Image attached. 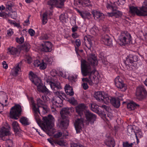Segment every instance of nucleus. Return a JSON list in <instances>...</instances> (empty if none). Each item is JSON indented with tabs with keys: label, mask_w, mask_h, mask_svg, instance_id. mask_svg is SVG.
<instances>
[{
	"label": "nucleus",
	"mask_w": 147,
	"mask_h": 147,
	"mask_svg": "<svg viewBox=\"0 0 147 147\" xmlns=\"http://www.w3.org/2000/svg\"><path fill=\"white\" fill-rule=\"evenodd\" d=\"M138 130H137V131H133L135 133L138 143L139 142V140L138 139V138H141L142 136L141 129H138Z\"/></svg>",
	"instance_id": "c9c22d12"
},
{
	"label": "nucleus",
	"mask_w": 147,
	"mask_h": 147,
	"mask_svg": "<svg viewBox=\"0 0 147 147\" xmlns=\"http://www.w3.org/2000/svg\"><path fill=\"white\" fill-rule=\"evenodd\" d=\"M89 106L91 109L93 111L97 113L99 112L98 106L95 103L91 104Z\"/></svg>",
	"instance_id": "2f4dec72"
},
{
	"label": "nucleus",
	"mask_w": 147,
	"mask_h": 147,
	"mask_svg": "<svg viewBox=\"0 0 147 147\" xmlns=\"http://www.w3.org/2000/svg\"><path fill=\"white\" fill-rule=\"evenodd\" d=\"M47 15L46 12L43 13L42 16V22L43 24H46L47 22Z\"/></svg>",
	"instance_id": "e433bc0d"
},
{
	"label": "nucleus",
	"mask_w": 147,
	"mask_h": 147,
	"mask_svg": "<svg viewBox=\"0 0 147 147\" xmlns=\"http://www.w3.org/2000/svg\"><path fill=\"white\" fill-rule=\"evenodd\" d=\"M82 86L84 90H86L88 88V86L87 83H83L82 84Z\"/></svg>",
	"instance_id": "052dcab7"
},
{
	"label": "nucleus",
	"mask_w": 147,
	"mask_h": 147,
	"mask_svg": "<svg viewBox=\"0 0 147 147\" xmlns=\"http://www.w3.org/2000/svg\"><path fill=\"white\" fill-rule=\"evenodd\" d=\"M133 127L131 126H129L127 128V134L128 135L130 136L133 133Z\"/></svg>",
	"instance_id": "58836bf2"
},
{
	"label": "nucleus",
	"mask_w": 147,
	"mask_h": 147,
	"mask_svg": "<svg viewBox=\"0 0 147 147\" xmlns=\"http://www.w3.org/2000/svg\"><path fill=\"white\" fill-rule=\"evenodd\" d=\"M7 53L9 54L14 55L16 54L18 51V50L16 48L13 47H10L8 48Z\"/></svg>",
	"instance_id": "7c9ffc66"
},
{
	"label": "nucleus",
	"mask_w": 147,
	"mask_h": 147,
	"mask_svg": "<svg viewBox=\"0 0 147 147\" xmlns=\"http://www.w3.org/2000/svg\"><path fill=\"white\" fill-rule=\"evenodd\" d=\"M102 29L105 32H108L109 31L108 28L107 27V26H103Z\"/></svg>",
	"instance_id": "774afa93"
},
{
	"label": "nucleus",
	"mask_w": 147,
	"mask_h": 147,
	"mask_svg": "<svg viewBox=\"0 0 147 147\" xmlns=\"http://www.w3.org/2000/svg\"><path fill=\"white\" fill-rule=\"evenodd\" d=\"M68 95H66V94L64 93L63 92H61V97L62 98V99L63 100V99H65L66 100L67 99H68Z\"/></svg>",
	"instance_id": "8fccbe9b"
},
{
	"label": "nucleus",
	"mask_w": 147,
	"mask_h": 147,
	"mask_svg": "<svg viewBox=\"0 0 147 147\" xmlns=\"http://www.w3.org/2000/svg\"><path fill=\"white\" fill-rule=\"evenodd\" d=\"M28 120L25 117H22L20 120V122L24 125H28L29 124V123L28 122Z\"/></svg>",
	"instance_id": "f704fd0d"
},
{
	"label": "nucleus",
	"mask_w": 147,
	"mask_h": 147,
	"mask_svg": "<svg viewBox=\"0 0 147 147\" xmlns=\"http://www.w3.org/2000/svg\"><path fill=\"white\" fill-rule=\"evenodd\" d=\"M93 15L94 18L96 20H102L105 18V16L103 13L98 11L93 13Z\"/></svg>",
	"instance_id": "4be33fe9"
},
{
	"label": "nucleus",
	"mask_w": 147,
	"mask_h": 147,
	"mask_svg": "<svg viewBox=\"0 0 147 147\" xmlns=\"http://www.w3.org/2000/svg\"><path fill=\"white\" fill-rule=\"evenodd\" d=\"M43 125L45 129L49 130L52 127L54 121V118L53 116L50 115H49L47 117H43Z\"/></svg>",
	"instance_id": "6e6552de"
},
{
	"label": "nucleus",
	"mask_w": 147,
	"mask_h": 147,
	"mask_svg": "<svg viewBox=\"0 0 147 147\" xmlns=\"http://www.w3.org/2000/svg\"><path fill=\"white\" fill-rule=\"evenodd\" d=\"M98 63L96 56L95 54H90L88 57L87 61L81 60V68L82 75L84 76H89V79L92 82L97 83L96 82L97 78L94 75L95 70H92L90 65L96 66Z\"/></svg>",
	"instance_id": "f03ea898"
},
{
	"label": "nucleus",
	"mask_w": 147,
	"mask_h": 147,
	"mask_svg": "<svg viewBox=\"0 0 147 147\" xmlns=\"http://www.w3.org/2000/svg\"><path fill=\"white\" fill-rule=\"evenodd\" d=\"M43 61H42V63L39 65L40 68V69H45L47 67L46 63H45L44 62H43Z\"/></svg>",
	"instance_id": "a19ab883"
},
{
	"label": "nucleus",
	"mask_w": 147,
	"mask_h": 147,
	"mask_svg": "<svg viewBox=\"0 0 147 147\" xmlns=\"http://www.w3.org/2000/svg\"><path fill=\"white\" fill-rule=\"evenodd\" d=\"M136 94L137 98L139 100L145 97L147 94V92L143 86H139L137 88Z\"/></svg>",
	"instance_id": "1a4fd4ad"
},
{
	"label": "nucleus",
	"mask_w": 147,
	"mask_h": 147,
	"mask_svg": "<svg viewBox=\"0 0 147 147\" xmlns=\"http://www.w3.org/2000/svg\"><path fill=\"white\" fill-rule=\"evenodd\" d=\"M131 41V35L127 32H121L118 38V42L120 45L129 44Z\"/></svg>",
	"instance_id": "39448f33"
},
{
	"label": "nucleus",
	"mask_w": 147,
	"mask_h": 147,
	"mask_svg": "<svg viewBox=\"0 0 147 147\" xmlns=\"http://www.w3.org/2000/svg\"><path fill=\"white\" fill-rule=\"evenodd\" d=\"M22 111V108L21 106L19 104H16L10 109V116L12 119H17L18 117L21 115Z\"/></svg>",
	"instance_id": "0eeeda50"
},
{
	"label": "nucleus",
	"mask_w": 147,
	"mask_h": 147,
	"mask_svg": "<svg viewBox=\"0 0 147 147\" xmlns=\"http://www.w3.org/2000/svg\"><path fill=\"white\" fill-rule=\"evenodd\" d=\"M13 34V32L11 29H10L7 30V34L9 36H11Z\"/></svg>",
	"instance_id": "4d7b16f0"
},
{
	"label": "nucleus",
	"mask_w": 147,
	"mask_h": 147,
	"mask_svg": "<svg viewBox=\"0 0 147 147\" xmlns=\"http://www.w3.org/2000/svg\"><path fill=\"white\" fill-rule=\"evenodd\" d=\"M2 64L3 65V67L4 68L6 69L8 67L7 64L6 63V62L4 61L2 63Z\"/></svg>",
	"instance_id": "69168bd1"
},
{
	"label": "nucleus",
	"mask_w": 147,
	"mask_h": 147,
	"mask_svg": "<svg viewBox=\"0 0 147 147\" xmlns=\"http://www.w3.org/2000/svg\"><path fill=\"white\" fill-rule=\"evenodd\" d=\"M114 82L116 86L120 89L121 91H125L126 90L125 84L119 76L117 77L115 79Z\"/></svg>",
	"instance_id": "f8f14e48"
},
{
	"label": "nucleus",
	"mask_w": 147,
	"mask_h": 147,
	"mask_svg": "<svg viewBox=\"0 0 147 147\" xmlns=\"http://www.w3.org/2000/svg\"><path fill=\"white\" fill-rule=\"evenodd\" d=\"M12 125L15 132L17 133L20 129L18 123L17 122L14 121Z\"/></svg>",
	"instance_id": "473e14b6"
},
{
	"label": "nucleus",
	"mask_w": 147,
	"mask_h": 147,
	"mask_svg": "<svg viewBox=\"0 0 147 147\" xmlns=\"http://www.w3.org/2000/svg\"><path fill=\"white\" fill-rule=\"evenodd\" d=\"M138 60L137 56L134 53H130L126 58V60L124 62L126 66L129 65V63H132Z\"/></svg>",
	"instance_id": "9d476101"
},
{
	"label": "nucleus",
	"mask_w": 147,
	"mask_h": 147,
	"mask_svg": "<svg viewBox=\"0 0 147 147\" xmlns=\"http://www.w3.org/2000/svg\"><path fill=\"white\" fill-rule=\"evenodd\" d=\"M65 91L67 95L72 96L74 94V92L72 87L69 85L66 84L65 87Z\"/></svg>",
	"instance_id": "5701e85b"
},
{
	"label": "nucleus",
	"mask_w": 147,
	"mask_h": 147,
	"mask_svg": "<svg viewBox=\"0 0 147 147\" xmlns=\"http://www.w3.org/2000/svg\"><path fill=\"white\" fill-rule=\"evenodd\" d=\"M22 65V62L18 63L15 68H13L11 70V74L13 76H16L18 71H21L20 67Z\"/></svg>",
	"instance_id": "412c9836"
},
{
	"label": "nucleus",
	"mask_w": 147,
	"mask_h": 147,
	"mask_svg": "<svg viewBox=\"0 0 147 147\" xmlns=\"http://www.w3.org/2000/svg\"><path fill=\"white\" fill-rule=\"evenodd\" d=\"M100 60H101L102 63L104 65H107L108 64V62L107 61L106 58L103 56L100 57Z\"/></svg>",
	"instance_id": "4c0bfd02"
},
{
	"label": "nucleus",
	"mask_w": 147,
	"mask_h": 147,
	"mask_svg": "<svg viewBox=\"0 0 147 147\" xmlns=\"http://www.w3.org/2000/svg\"><path fill=\"white\" fill-rule=\"evenodd\" d=\"M12 18L16 19L17 17V14L16 12H12L9 15Z\"/></svg>",
	"instance_id": "3c124183"
},
{
	"label": "nucleus",
	"mask_w": 147,
	"mask_h": 147,
	"mask_svg": "<svg viewBox=\"0 0 147 147\" xmlns=\"http://www.w3.org/2000/svg\"><path fill=\"white\" fill-rule=\"evenodd\" d=\"M53 108L61 107L63 105V100L61 97H55L52 99Z\"/></svg>",
	"instance_id": "ddd939ff"
},
{
	"label": "nucleus",
	"mask_w": 147,
	"mask_h": 147,
	"mask_svg": "<svg viewBox=\"0 0 147 147\" xmlns=\"http://www.w3.org/2000/svg\"><path fill=\"white\" fill-rule=\"evenodd\" d=\"M16 40L17 42L21 44L24 42V38L23 37H21L20 38H16Z\"/></svg>",
	"instance_id": "49530a36"
},
{
	"label": "nucleus",
	"mask_w": 147,
	"mask_h": 147,
	"mask_svg": "<svg viewBox=\"0 0 147 147\" xmlns=\"http://www.w3.org/2000/svg\"><path fill=\"white\" fill-rule=\"evenodd\" d=\"M130 11L131 13H136L138 16V13H139L140 10L138 9L137 7L132 6L129 7Z\"/></svg>",
	"instance_id": "72a5a7b5"
},
{
	"label": "nucleus",
	"mask_w": 147,
	"mask_h": 147,
	"mask_svg": "<svg viewBox=\"0 0 147 147\" xmlns=\"http://www.w3.org/2000/svg\"><path fill=\"white\" fill-rule=\"evenodd\" d=\"M139 107L138 105L136 104L133 102L128 103L127 105V108L131 110H134L135 108L138 107Z\"/></svg>",
	"instance_id": "c85d7f7f"
},
{
	"label": "nucleus",
	"mask_w": 147,
	"mask_h": 147,
	"mask_svg": "<svg viewBox=\"0 0 147 147\" xmlns=\"http://www.w3.org/2000/svg\"><path fill=\"white\" fill-rule=\"evenodd\" d=\"M61 92L60 91L54 92V93L56 95L55 97H61Z\"/></svg>",
	"instance_id": "13d9d810"
},
{
	"label": "nucleus",
	"mask_w": 147,
	"mask_h": 147,
	"mask_svg": "<svg viewBox=\"0 0 147 147\" xmlns=\"http://www.w3.org/2000/svg\"><path fill=\"white\" fill-rule=\"evenodd\" d=\"M69 122V120L68 118H62V120L60 122L59 127L62 129H67Z\"/></svg>",
	"instance_id": "6ab92c4d"
},
{
	"label": "nucleus",
	"mask_w": 147,
	"mask_h": 147,
	"mask_svg": "<svg viewBox=\"0 0 147 147\" xmlns=\"http://www.w3.org/2000/svg\"><path fill=\"white\" fill-rule=\"evenodd\" d=\"M5 126H3L0 128V138H2L5 136H8L10 134L9 130L10 127L7 124ZM3 140L6 141V146L7 147H12L13 145V142L12 140L9 139L6 140L5 138H2Z\"/></svg>",
	"instance_id": "20e7f679"
},
{
	"label": "nucleus",
	"mask_w": 147,
	"mask_h": 147,
	"mask_svg": "<svg viewBox=\"0 0 147 147\" xmlns=\"http://www.w3.org/2000/svg\"><path fill=\"white\" fill-rule=\"evenodd\" d=\"M65 1V0H59V5L57 7L61 8L62 6L64 5V3Z\"/></svg>",
	"instance_id": "a18cd8bd"
},
{
	"label": "nucleus",
	"mask_w": 147,
	"mask_h": 147,
	"mask_svg": "<svg viewBox=\"0 0 147 147\" xmlns=\"http://www.w3.org/2000/svg\"><path fill=\"white\" fill-rule=\"evenodd\" d=\"M55 143L61 146L65 145V142L63 140H57L56 141Z\"/></svg>",
	"instance_id": "37998d69"
},
{
	"label": "nucleus",
	"mask_w": 147,
	"mask_h": 147,
	"mask_svg": "<svg viewBox=\"0 0 147 147\" xmlns=\"http://www.w3.org/2000/svg\"><path fill=\"white\" fill-rule=\"evenodd\" d=\"M118 96L119 97L113 98L110 102L112 105L116 108H118L119 107L120 105V100H122L121 98L123 96V95L120 94V95H118Z\"/></svg>",
	"instance_id": "2eb2a0df"
},
{
	"label": "nucleus",
	"mask_w": 147,
	"mask_h": 147,
	"mask_svg": "<svg viewBox=\"0 0 147 147\" xmlns=\"http://www.w3.org/2000/svg\"><path fill=\"white\" fill-rule=\"evenodd\" d=\"M105 144L109 147H114L115 145V142L113 139L109 138L105 142Z\"/></svg>",
	"instance_id": "393cba45"
},
{
	"label": "nucleus",
	"mask_w": 147,
	"mask_h": 147,
	"mask_svg": "<svg viewBox=\"0 0 147 147\" xmlns=\"http://www.w3.org/2000/svg\"><path fill=\"white\" fill-rule=\"evenodd\" d=\"M8 15V14L6 13L3 12L2 13H0V17H3V18H6Z\"/></svg>",
	"instance_id": "e2e57ef3"
},
{
	"label": "nucleus",
	"mask_w": 147,
	"mask_h": 147,
	"mask_svg": "<svg viewBox=\"0 0 147 147\" xmlns=\"http://www.w3.org/2000/svg\"><path fill=\"white\" fill-rule=\"evenodd\" d=\"M104 91L95 92L94 94V97L98 101L101 102L103 96L105 95Z\"/></svg>",
	"instance_id": "f3484780"
},
{
	"label": "nucleus",
	"mask_w": 147,
	"mask_h": 147,
	"mask_svg": "<svg viewBox=\"0 0 147 147\" xmlns=\"http://www.w3.org/2000/svg\"><path fill=\"white\" fill-rule=\"evenodd\" d=\"M42 47L41 50L45 52H50L52 50L53 45L49 41H46L44 44H42Z\"/></svg>",
	"instance_id": "4468645a"
},
{
	"label": "nucleus",
	"mask_w": 147,
	"mask_h": 147,
	"mask_svg": "<svg viewBox=\"0 0 147 147\" xmlns=\"http://www.w3.org/2000/svg\"><path fill=\"white\" fill-rule=\"evenodd\" d=\"M30 48V44L27 42H25L20 47L21 50L26 52H28Z\"/></svg>",
	"instance_id": "cd10ccee"
},
{
	"label": "nucleus",
	"mask_w": 147,
	"mask_h": 147,
	"mask_svg": "<svg viewBox=\"0 0 147 147\" xmlns=\"http://www.w3.org/2000/svg\"><path fill=\"white\" fill-rule=\"evenodd\" d=\"M83 4L82 5L86 6H89L90 5V1L89 0H82Z\"/></svg>",
	"instance_id": "c03bdc74"
},
{
	"label": "nucleus",
	"mask_w": 147,
	"mask_h": 147,
	"mask_svg": "<svg viewBox=\"0 0 147 147\" xmlns=\"http://www.w3.org/2000/svg\"><path fill=\"white\" fill-rule=\"evenodd\" d=\"M47 4L51 6L50 9H53V6H56L57 7L59 5V1L57 0H50L47 2Z\"/></svg>",
	"instance_id": "bb28decb"
},
{
	"label": "nucleus",
	"mask_w": 147,
	"mask_h": 147,
	"mask_svg": "<svg viewBox=\"0 0 147 147\" xmlns=\"http://www.w3.org/2000/svg\"><path fill=\"white\" fill-rule=\"evenodd\" d=\"M76 10L79 13L80 15L81 16V17L84 18L85 19V13L84 11H80L77 8H75Z\"/></svg>",
	"instance_id": "79ce46f5"
},
{
	"label": "nucleus",
	"mask_w": 147,
	"mask_h": 147,
	"mask_svg": "<svg viewBox=\"0 0 147 147\" xmlns=\"http://www.w3.org/2000/svg\"><path fill=\"white\" fill-rule=\"evenodd\" d=\"M29 78L32 82L37 86V90L39 92H42L46 94L49 93V90L45 86L43 85L41 80L38 78L37 76L32 71L30 72Z\"/></svg>",
	"instance_id": "7ed1b4c3"
},
{
	"label": "nucleus",
	"mask_w": 147,
	"mask_h": 147,
	"mask_svg": "<svg viewBox=\"0 0 147 147\" xmlns=\"http://www.w3.org/2000/svg\"><path fill=\"white\" fill-rule=\"evenodd\" d=\"M62 135V132H59L54 135V137L56 138H58L61 137Z\"/></svg>",
	"instance_id": "5fc2aeb1"
},
{
	"label": "nucleus",
	"mask_w": 147,
	"mask_h": 147,
	"mask_svg": "<svg viewBox=\"0 0 147 147\" xmlns=\"http://www.w3.org/2000/svg\"><path fill=\"white\" fill-rule=\"evenodd\" d=\"M138 16H146L147 15V6H143L140 10Z\"/></svg>",
	"instance_id": "c756f323"
},
{
	"label": "nucleus",
	"mask_w": 147,
	"mask_h": 147,
	"mask_svg": "<svg viewBox=\"0 0 147 147\" xmlns=\"http://www.w3.org/2000/svg\"><path fill=\"white\" fill-rule=\"evenodd\" d=\"M71 147H84L82 145H78L76 144L72 143L71 144Z\"/></svg>",
	"instance_id": "bf43d9fd"
},
{
	"label": "nucleus",
	"mask_w": 147,
	"mask_h": 147,
	"mask_svg": "<svg viewBox=\"0 0 147 147\" xmlns=\"http://www.w3.org/2000/svg\"><path fill=\"white\" fill-rule=\"evenodd\" d=\"M85 13V19L88 18L90 16L91 14L90 13L87 11H84Z\"/></svg>",
	"instance_id": "0e129e2a"
},
{
	"label": "nucleus",
	"mask_w": 147,
	"mask_h": 147,
	"mask_svg": "<svg viewBox=\"0 0 147 147\" xmlns=\"http://www.w3.org/2000/svg\"><path fill=\"white\" fill-rule=\"evenodd\" d=\"M106 7L108 9H111L112 11H114V16L116 18H119L122 16V13L117 10V8L115 3L111 4H107Z\"/></svg>",
	"instance_id": "9b49d317"
},
{
	"label": "nucleus",
	"mask_w": 147,
	"mask_h": 147,
	"mask_svg": "<svg viewBox=\"0 0 147 147\" xmlns=\"http://www.w3.org/2000/svg\"><path fill=\"white\" fill-rule=\"evenodd\" d=\"M49 84L52 89L54 90H57L62 88L60 83L59 82H54L51 81L49 82Z\"/></svg>",
	"instance_id": "aec40b11"
},
{
	"label": "nucleus",
	"mask_w": 147,
	"mask_h": 147,
	"mask_svg": "<svg viewBox=\"0 0 147 147\" xmlns=\"http://www.w3.org/2000/svg\"><path fill=\"white\" fill-rule=\"evenodd\" d=\"M51 60V59L47 57H45L44 60L45 62H47L50 64L52 62Z\"/></svg>",
	"instance_id": "6e6d98bb"
},
{
	"label": "nucleus",
	"mask_w": 147,
	"mask_h": 147,
	"mask_svg": "<svg viewBox=\"0 0 147 147\" xmlns=\"http://www.w3.org/2000/svg\"><path fill=\"white\" fill-rule=\"evenodd\" d=\"M28 32L29 33L31 36H33L35 34L34 31L32 29H29L28 30Z\"/></svg>",
	"instance_id": "603ef678"
},
{
	"label": "nucleus",
	"mask_w": 147,
	"mask_h": 147,
	"mask_svg": "<svg viewBox=\"0 0 147 147\" xmlns=\"http://www.w3.org/2000/svg\"><path fill=\"white\" fill-rule=\"evenodd\" d=\"M86 106L84 104H81L76 107V112L81 117L78 118L76 121L74 125L77 133H79L82 130V128L83 126L84 119L82 117H84V114L87 122L91 124H93L96 119L95 115L89 111H87L85 109Z\"/></svg>",
	"instance_id": "f257e3e1"
},
{
	"label": "nucleus",
	"mask_w": 147,
	"mask_h": 147,
	"mask_svg": "<svg viewBox=\"0 0 147 147\" xmlns=\"http://www.w3.org/2000/svg\"><path fill=\"white\" fill-rule=\"evenodd\" d=\"M13 5L11 3H10L9 4L6 5V8L9 10L11 11V7Z\"/></svg>",
	"instance_id": "680f3d73"
},
{
	"label": "nucleus",
	"mask_w": 147,
	"mask_h": 147,
	"mask_svg": "<svg viewBox=\"0 0 147 147\" xmlns=\"http://www.w3.org/2000/svg\"><path fill=\"white\" fill-rule=\"evenodd\" d=\"M69 109L68 108H63L60 112L62 118H67V117L65 115H67L69 114Z\"/></svg>",
	"instance_id": "b1692460"
},
{
	"label": "nucleus",
	"mask_w": 147,
	"mask_h": 147,
	"mask_svg": "<svg viewBox=\"0 0 147 147\" xmlns=\"http://www.w3.org/2000/svg\"><path fill=\"white\" fill-rule=\"evenodd\" d=\"M7 96L6 93L3 91L0 92V103L1 104L2 108L4 107V105L3 103H1V102H3L4 101L6 103L7 102Z\"/></svg>",
	"instance_id": "a211bd4d"
},
{
	"label": "nucleus",
	"mask_w": 147,
	"mask_h": 147,
	"mask_svg": "<svg viewBox=\"0 0 147 147\" xmlns=\"http://www.w3.org/2000/svg\"><path fill=\"white\" fill-rule=\"evenodd\" d=\"M33 64L35 66L38 67L40 64V62L38 60H36L34 61Z\"/></svg>",
	"instance_id": "864d4df0"
},
{
	"label": "nucleus",
	"mask_w": 147,
	"mask_h": 147,
	"mask_svg": "<svg viewBox=\"0 0 147 147\" xmlns=\"http://www.w3.org/2000/svg\"><path fill=\"white\" fill-rule=\"evenodd\" d=\"M68 79L72 82H75L76 78L74 76H72L69 77Z\"/></svg>",
	"instance_id": "338daca9"
},
{
	"label": "nucleus",
	"mask_w": 147,
	"mask_h": 147,
	"mask_svg": "<svg viewBox=\"0 0 147 147\" xmlns=\"http://www.w3.org/2000/svg\"><path fill=\"white\" fill-rule=\"evenodd\" d=\"M102 43L107 46L111 45L113 43L111 38L107 34H104L102 35Z\"/></svg>",
	"instance_id": "dca6fc26"
},
{
	"label": "nucleus",
	"mask_w": 147,
	"mask_h": 147,
	"mask_svg": "<svg viewBox=\"0 0 147 147\" xmlns=\"http://www.w3.org/2000/svg\"><path fill=\"white\" fill-rule=\"evenodd\" d=\"M113 98L109 96V95L105 93V95L103 96L102 100L101 102H104L106 104H107L111 102Z\"/></svg>",
	"instance_id": "a878e982"
},
{
	"label": "nucleus",
	"mask_w": 147,
	"mask_h": 147,
	"mask_svg": "<svg viewBox=\"0 0 147 147\" xmlns=\"http://www.w3.org/2000/svg\"><path fill=\"white\" fill-rule=\"evenodd\" d=\"M75 43L77 47V48L76 47H75V49L76 50L81 45V42L79 39H77L75 41Z\"/></svg>",
	"instance_id": "ea45409f"
},
{
	"label": "nucleus",
	"mask_w": 147,
	"mask_h": 147,
	"mask_svg": "<svg viewBox=\"0 0 147 147\" xmlns=\"http://www.w3.org/2000/svg\"><path fill=\"white\" fill-rule=\"evenodd\" d=\"M86 39L88 42L89 44L90 45V46L89 47H88L87 46V47L89 49H90L91 47L92 46V42L90 38H88L87 37H86V38H85V40Z\"/></svg>",
	"instance_id": "09e8293b"
},
{
	"label": "nucleus",
	"mask_w": 147,
	"mask_h": 147,
	"mask_svg": "<svg viewBox=\"0 0 147 147\" xmlns=\"http://www.w3.org/2000/svg\"><path fill=\"white\" fill-rule=\"evenodd\" d=\"M74 5H82L83 3L82 0H74Z\"/></svg>",
	"instance_id": "de8ad7c7"
},
{
	"label": "nucleus",
	"mask_w": 147,
	"mask_h": 147,
	"mask_svg": "<svg viewBox=\"0 0 147 147\" xmlns=\"http://www.w3.org/2000/svg\"><path fill=\"white\" fill-rule=\"evenodd\" d=\"M45 103L44 101L41 100L40 98H38L37 100V104L38 108H37L36 107L35 104L34 102H32V109L34 113L35 118L38 123H40V121L39 115L40 114L39 107H41V106L44 105Z\"/></svg>",
	"instance_id": "423d86ee"
}]
</instances>
